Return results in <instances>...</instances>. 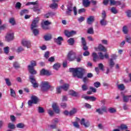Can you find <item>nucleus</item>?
I'll use <instances>...</instances> for the list:
<instances>
[{
  "instance_id": "nucleus-7",
  "label": "nucleus",
  "mask_w": 131,
  "mask_h": 131,
  "mask_svg": "<svg viewBox=\"0 0 131 131\" xmlns=\"http://www.w3.org/2000/svg\"><path fill=\"white\" fill-rule=\"evenodd\" d=\"M14 39V34L8 33L7 34L6 36H5V40L9 42Z\"/></svg>"
},
{
  "instance_id": "nucleus-8",
  "label": "nucleus",
  "mask_w": 131,
  "mask_h": 131,
  "mask_svg": "<svg viewBox=\"0 0 131 131\" xmlns=\"http://www.w3.org/2000/svg\"><path fill=\"white\" fill-rule=\"evenodd\" d=\"M52 73L50 72L48 70H47L45 69H42L40 72V75L41 76L46 75V76H50V75H51Z\"/></svg>"
},
{
  "instance_id": "nucleus-58",
  "label": "nucleus",
  "mask_w": 131,
  "mask_h": 131,
  "mask_svg": "<svg viewBox=\"0 0 131 131\" xmlns=\"http://www.w3.org/2000/svg\"><path fill=\"white\" fill-rule=\"evenodd\" d=\"M126 14L128 18H131V10H127L126 11Z\"/></svg>"
},
{
  "instance_id": "nucleus-12",
  "label": "nucleus",
  "mask_w": 131,
  "mask_h": 131,
  "mask_svg": "<svg viewBox=\"0 0 131 131\" xmlns=\"http://www.w3.org/2000/svg\"><path fill=\"white\" fill-rule=\"evenodd\" d=\"M21 45L24 46V47H26V48H27V49H29V48L31 47V44L30 42L26 40L25 39H24L21 41Z\"/></svg>"
},
{
  "instance_id": "nucleus-50",
  "label": "nucleus",
  "mask_w": 131,
  "mask_h": 131,
  "mask_svg": "<svg viewBox=\"0 0 131 131\" xmlns=\"http://www.w3.org/2000/svg\"><path fill=\"white\" fill-rule=\"evenodd\" d=\"M128 30H127V27L126 26H124L123 27V32L124 34H127Z\"/></svg>"
},
{
  "instance_id": "nucleus-49",
  "label": "nucleus",
  "mask_w": 131,
  "mask_h": 131,
  "mask_svg": "<svg viewBox=\"0 0 131 131\" xmlns=\"http://www.w3.org/2000/svg\"><path fill=\"white\" fill-rule=\"evenodd\" d=\"M72 124L76 128H79V124H78V122H77V121L73 122Z\"/></svg>"
},
{
  "instance_id": "nucleus-37",
  "label": "nucleus",
  "mask_w": 131,
  "mask_h": 131,
  "mask_svg": "<svg viewBox=\"0 0 131 131\" xmlns=\"http://www.w3.org/2000/svg\"><path fill=\"white\" fill-rule=\"evenodd\" d=\"M29 13V11L27 9H24L20 11V16H23V15H26V14H28Z\"/></svg>"
},
{
  "instance_id": "nucleus-17",
  "label": "nucleus",
  "mask_w": 131,
  "mask_h": 131,
  "mask_svg": "<svg viewBox=\"0 0 131 131\" xmlns=\"http://www.w3.org/2000/svg\"><path fill=\"white\" fill-rule=\"evenodd\" d=\"M95 49L96 50V51H98V50H99V51L102 52L107 51V49H106V48H105V47H104V46H103L102 44H99L98 47V48H95Z\"/></svg>"
},
{
  "instance_id": "nucleus-44",
  "label": "nucleus",
  "mask_w": 131,
  "mask_h": 131,
  "mask_svg": "<svg viewBox=\"0 0 131 131\" xmlns=\"http://www.w3.org/2000/svg\"><path fill=\"white\" fill-rule=\"evenodd\" d=\"M10 94L11 97H13V98H15V97H16V92H15V91L13 90V89H10Z\"/></svg>"
},
{
  "instance_id": "nucleus-63",
  "label": "nucleus",
  "mask_w": 131,
  "mask_h": 131,
  "mask_svg": "<svg viewBox=\"0 0 131 131\" xmlns=\"http://www.w3.org/2000/svg\"><path fill=\"white\" fill-rule=\"evenodd\" d=\"M62 89V88H61V86L57 87L56 88V92H57V94H61V89Z\"/></svg>"
},
{
  "instance_id": "nucleus-21",
  "label": "nucleus",
  "mask_w": 131,
  "mask_h": 131,
  "mask_svg": "<svg viewBox=\"0 0 131 131\" xmlns=\"http://www.w3.org/2000/svg\"><path fill=\"white\" fill-rule=\"evenodd\" d=\"M69 94L70 96H72V97H77L78 96V93L73 90L70 91Z\"/></svg>"
},
{
  "instance_id": "nucleus-29",
  "label": "nucleus",
  "mask_w": 131,
  "mask_h": 131,
  "mask_svg": "<svg viewBox=\"0 0 131 131\" xmlns=\"http://www.w3.org/2000/svg\"><path fill=\"white\" fill-rule=\"evenodd\" d=\"M68 42L69 43L70 46H73L74 45V42H75V40H74V38H71L68 40Z\"/></svg>"
},
{
  "instance_id": "nucleus-18",
  "label": "nucleus",
  "mask_w": 131,
  "mask_h": 131,
  "mask_svg": "<svg viewBox=\"0 0 131 131\" xmlns=\"http://www.w3.org/2000/svg\"><path fill=\"white\" fill-rule=\"evenodd\" d=\"M52 34L49 33L44 35L43 38L46 41H49V40H51L52 39Z\"/></svg>"
},
{
  "instance_id": "nucleus-10",
  "label": "nucleus",
  "mask_w": 131,
  "mask_h": 131,
  "mask_svg": "<svg viewBox=\"0 0 131 131\" xmlns=\"http://www.w3.org/2000/svg\"><path fill=\"white\" fill-rule=\"evenodd\" d=\"M64 34L66 36H67V37H71V36H73V35H75V34H76V32L75 31H71L69 32L66 30L64 31Z\"/></svg>"
},
{
  "instance_id": "nucleus-4",
  "label": "nucleus",
  "mask_w": 131,
  "mask_h": 131,
  "mask_svg": "<svg viewBox=\"0 0 131 131\" xmlns=\"http://www.w3.org/2000/svg\"><path fill=\"white\" fill-rule=\"evenodd\" d=\"M30 99L31 100L28 101V106H30V107L32 106V104H37L39 102V98L35 95H32Z\"/></svg>"
},
{
  "instance_id": "nucleus-42",
  "label": "nucleus",
  "mask_w": 131,
  "mask_h": 131,
  "mask_svg": "<svg viewBox=\"0 0 131 131\" xmlns=\"http://www.w3.org/2000/svg\"><path fill=\"white\" fill-rule=\"evenodd\" d=\"M33 31V34L35 35V36H36V35H38L39 34V31H38V30L36 29H33V30H31Z\"/></svg>"
},
{
  "instance_id": "nucleus-26",
  "label": "nucleus",
  "mask_w": 131,
  "mask_h": 131,
  "mask_svg": "<svg viewBox=\"0 0 131 131\" xmlns=\"http://www.w3.org/2000/svg\"><path fill=\"white\" fill-rule=\"evenodd\" d=\"M61 89L63 90V91H67L69 89V84H64L63 85L60 86Z\"/></svg>"
},
{
  "instance_id": "nucleus-59",
  "label": "nucleus",
  "mask_w": 131,
  "mask_h": 131,
  "mask_svg": "<svg viewBox=\"0 0 131 131\" xmlns=\"http://www.w3.org/2000/svg\"><path fill=\"white\" fill-rule=\"evenodd\" d=\"M81 59H82V56L79 55L78 57H76V60L77 62H79L81 61Z\"/></svg>"
},
{
  "instance_id": "nucleus-31",
  "label": "nucleus",
  "mask_w": 131,
  "mask_h": 131,
  "mask_svg": "<svg viewBox=\"0 0 131 131\" xmlns=\"http://www.w3.org/2000/svg\"><path fill=\"white\" fill-rule=\"evenodd\" d=\"M8 127L10 129H15V128H16V126H15V124L12 123H8Z\"/></svg>"
},
{
  "instance_id": "nucleus-11",
  "label": "nucleus",
  "mask_w": 131,
  "mask_h": 131,
  "mask_svg": "<svg viewBox=\"0 0 131 131\" xmlns=\"http://www.w3.org/2000/svg\"><path fill=\"white\" fill-rule=\"evenodd\" d=\"M38 19L34 18L31 25V29L33 30L34 28H36L37 27V23H38Z\"/></svg>"
},
{
  "instance_id": "nucleus-22",
  "label": "nucleus",
  "mask_w": 131,
  "mask_h": 131,
  "mask_svg": "<svg viewBox=\"0 0 131 131\" xmlns=\"http://www.w3.org/2000/svg\"><path fill=\"white\" fill-rule=\"evenodd\" d=\"M91 4V2L89 0H83V6L85 7V8H88L89 6H90Z\"/></svg>"
},
{
  "instance_id": "nucleus-51",
  "label": "nucleus",
  "mask_w": 131,
  "mask_h": 131,
  "mask_svg": "<svg viewBox=\"0 0 131 131\" xmlns=\"http://www.w3.org/2000/svg\"><path fill=\"white\" fill-rule=\"evenodd\" d=\"M4 51L5 54H6V55H8V54H9V47H6L4 48Z\"/></svg>"
},
{
  "instance_id": "nucleus-27",
  "label": "nucleus",
  "mask_w": 131,
  "mask_h": 131,
  "mask_svg": "<svg viewBox=\"0 0 131 131\" xmlns=\"http://www.w3.org/2000/svg\"><path fill=\"white\" fill-rule=\"evenodd\" d=\"M53 69H55V70H59V68L61 67V64L57 62L53 65Z\"/></svg>"
},
{
  "instance_id": "nucleus-55",
  "label": "nucleus",
  "mask_w": 131,
  "mask_h": 131,
  "mask_svg": "<svg viewBox=\"0 0 131 131\" xmlns=\"http://www.w3.org/2000/svg\"><path fill=\"white\" fill-rule=\"evenodd\" d=\"M72 12V10L71 9H67V11H66V14L68 16H71V13Z\"/></svg>"
},
{
  "instance_id": "nucleus-16",
  "label": "nucleus",
  "mask_w": 131,
  "mask_h": 131,
  "mask_svg": "<svg viewBox=\"0 0 131 131\" xmlns=\"http://www.w3.org/2000/svg\"><path fill=\"white\" fill-rule=\"evenodd\" d=\"M64 39L62 36H59L57 38H54V42H56L59 46H61L62 45V42L61 41H63Z\"/></svg>"
},
{
  "instance_id": "nucleus-9",
  "label": "nucleus",
  "mask_w": 131,
  "mask_h": 131,
  "mask_svg": "<svg viewBox=\"0 0 131 131\" xmlns=\"http://www.w3.org/2000/svg\"><path fill=\"white\" fill-rule=\"evenodd\" d=\"M52 107L53 109V111L56 113V114H59L60 113V108H59V106H58V104L56 102H54L52 104Z\"/></svg>"
},
{
  "instance_id": "nucleus-32",
  "label": "nucleus",
  "mask_w": 131,
  "mask_h": 131,
  "mask_svg": "<svg viewBox=\"0 0 131 131\" xmlns=\"http://www.w3.org/2000/svg\"><path fill=\"white\" fill-rule=\"evenodd\" d=\"M50 8H51V9H57V8H58V4L57 3H53L51 4L50 6H49Z\"/></svg>"
},
{
  "instance_id": "nucleus-35",
  "label": "nucleus",
  "mask_w": 131,
  "mask_h": 131,
  "mask_svg": "<svg viewBox=\"0 0 131 131\" xmlns=\"http://www.w3.org/2000/svg\"><path fill=\"white\" fill-rule=\"evenodd\" d=\"M120 128L121 129V130H124L125 129H127L128 127L126 124H121L120 126Z\"/></svg>"
},
{
  "instance_id": "nucleus-25",
  "label": "nucleus",
  "mask_w": 131,
  "mask_h": 131,
  "mask_svg": "<svg viewBox=\"0 0 131 131\" xmlns=\"http://www.w3.org/2000/svg\"><path fill=\"white\" fill-rule=\"evenodd\" d=\"M77 113V109L76 108H73L72 110L70 111V116H72Z\"/></svg>"
},
{
  "instance_id": "nucleus-19",
  "label": "nucleus",
  "mask_w": 131,
  "mask_h": 131,
  "mask_svg": "<svg viewBox=\"0 0 131 131\" xmlns=\"http://www.w3.org/2000/svg\"><path fill=\"white\" fill-rule=\"evenodd\" d=\"M84 99H85V100H90V101H92V102L97 100V98L94 96H85Z\"/></svg>"
},
{
  "instance_id": "nucleus-45",
  "label": "nucleus",
  "mask_w": 131,
  "mask_h": 131,
  "mask_svg": "<svg viewBox=\"0 0 131 131\" xmlns=\"http://www.w3.org/2000/svg\"><path fill=\"white\" fill-rule=\"evenodd\" d=\"M88 89H89V87H88V84L86 83L82 85V90L84 92L87 91Z\"/></svg>"
},
{
  "instance_id": "nucleus-40",
  "label": "nucleus",
  "mask_w": 131,
  "mask_h": 131,
  "mask_svg": "<svg viewBox=\"0 0 131 131\" xmlns=\"http://www.w3.org/2000/svg\"><path fill=\"white\" fill-rule=\"evenodd\" d=\"M25 50V49H24V48H23L22 46H20L18 47L17 49H16V52L21 53V52H24Z\"/></svg>"
},
{
  "instance_id": "nucleus-30",
  "label": "nucleus",
  "mask_w": 131,
  "mask_h": 131,
  "mask_svg": "<svg viewBox=\"0 0 131 131\" xmlns=\"http://www.w3.org/2000/svg\"><path fill=\"white\" fill-rule=\"evenodd\" d=\"M117 86L118 90H120V91H124L125 90V86H124V84H118Z\"/></svg>"
},
{
  "instance_id": "nucleus-57",
  "label": "nucleus",
  "mask_w": 131,
  "mask_h": 131,
  "mask_svg": "<svg viewBox=\"0 0 131 131\" xmlns=\"http://www.w3.org/2000/svg\"><path fill=\"white\" fill-rule=\"evenodd\" d=\"M96 112H97V113H98V114H99L100 115H103V111H102V110H101V108H98L96 110Z\"/></svg>"
},
{
  "instance_id": "nucleus-64",
  "label": "nucleus",
  "mask_w": 131,
  "mask_h": 131,
  "mask_svg": "<svg viewBox=\"0 0 131 131\" xmlns=\"http://www.w3.org/2000/svg\"><path fill=\"white\" fill-rule=\"evenodd\" d=\"M48 113L50 115V116H53V115H54V111L51 110H49L48 111Z\"/></svg>"
},
{
  "instance_id": "nucleus-62",
  "label": "nucleus",
  "mask_w": 131,
  "mask_h": 131,
  "mask_svg": "<svg viewBox=\"0 0 131 131\" xmlns=\"http://www.w3.org/2000/svg\"><path fill=\"white\" fill-rule=\"evenodd\" d=\"M106 11L103 10L102 13V19H106Z\"/></svg>"
},
{
  "instance_id": "nucleus-24",
  "label": "nucleus",
  "mask_w": 131,
  "mask_h": 131,
  "mask_svg": "<svg viewBox=\"0 0 131 131\" xmlns=\"http://www.w3.org/2000/svg\"><path fill=\"white\" fill-rule=\"evenodd\" d=\"M95 19L94 16H90L87 19V23L90 25L92 24V22H94Z\"/></svg>"
},
{
  "instance_id": "nucleus-61",
  "label": "nucleus",
  "mask_w": 131,
  "mask_h": 131,
  "mask_svg": "<svg viewBox=\"0 0 131 131\" xmlns=\"http://www.w3.org/2000/svg\"><path fill=\"white\" fill-rule=\"evenodd\" d=\"M84 19V17L80 16L79 18H78V21H79L80 23H81V22H83V20Z\"/></svg>"
},
{
  "instance_id": "nucleus-43",
  "label": "nucleus",
  "mask_w": 131,
  "mask_h": 131,
  "mask_svg": "<svg viewBox=\"0 0 131 131\" xmlns=\"http://www.w3.org/2000/svg\"><path fill=\"white\" fill-rule=\"evenodd\" d=\"M6 84L8 85V86H11L12 85V83H11V81L10 80V79L9 78H6L5 79Z\"/></svg>"
},
{
  "instance_id": "nucleus-3",
  "label": "nucleus",
  "mask_w": 131,
  "mask_h": 131,
  "mask_svg": "<svg viewBox=\"0 0 131 131\" xmlns=\"http://www.w3.org/2000/svg\"><path fill=\"white\" fill-rule=\"evenodd\" d=\"M67 58L69 62H73L76 60V53L73 50L70 51L68 52Z\"/></svg>"
},
{
  "instance_id": "nucleus-54",
  "label": "nucleus",
  "mask_w": 131,
  "mask_h": 131,
  "mask_svg": "<svg viewBox=\"0 0 131 131\" xmlns=\"http://www.w3.org/2000/svg\"><path fill=\"white\" fill-rule=\"evenodd\" d=\"M38 111L39 113H43L45 112V110L43 109V107L39 106Z\"/></svg>"
},
{
  "instance_id": "nucleus-20",
  "label": "nucleus",
  "mask_w": 131,
  "mask_h": 131,
  "mask_svg": "<svg viewBox=\"0 0 131 131\" xmlns=\"http://www.w3.org/2000/svg\"><path fill=\"white\" fill-rule=\"evenodd\" d=\"M100 23L101 26H106L108 24V21L106 20V18H103L100 20Z\"/></svg>"
},
{
  "instance_id": "nucleus-41",
  "label": "nucleus",
  "mask_w": 131,
  "mask_h": 131,
  "mask_svg": "<svg viewBox=\"0 0 131 131\" xmlns=\"http://www.w3.org/2000/svg\"><path fill=\"white\" fill-rule=\"evenodd\" d=\"M111 12L113 13V14H117L118 11L116 10V8L115 7H113L111 9Z\"/></svg>"
},
{
  "instance_id": "nucleus-52",
  "label": "nucleus",
  "mask_w": 131,
  "mask_h": 131,
  "mask_svg": "<svg viewBox=\"0 0 131 131\" xmlns=\"http://www.w3.org/2000/svg\"><path fill=\"white\" fill-rule=\"evenodd\" d=\"M94 86L96 88H100L101 86V83L100 82H95L94 83Z\"/></svg>"
},
{
  "instance_id": "nucleus-60",
  "label": "nucleus",
  "mask_w": 131,
  "mask_h": 131,
  "mask_svg": "<svg viewBox=\"0 0 131 131\" xmlns=\"http://www.w3.org/2000/svg\"><path fill=\"white\" fill-rule=\"evenodd\" d=\"M85 12V9L82 8L78 10V14H81L82 13H84Z\"/></svg>"
},
{
  "instance_id": "nucleus-15",
  "label": "nucleus",
  "mask_w": 131,
  "mask_h": 131,
  "mask_svg": "<svg viewBox=\"0 0 131 131\" xmlns=\"http://www.w3.org/2000/svg\"><path fill=\"white\" fill-rule=\"evenodd\" d=\"M98 56L100 60H104V58H105L106 59H109V55H108V54L107 53L104 55L103 54V53L99 52Z\"/></svg>"
},
{
  "instance_id": "nucleus-5",
  "label": "nucleus",
  "mask_w": 131,
  "mask_h": 131,
  "mask_svg": "<svg viewBox=\"0 0 131 131\" xmlns=\"http://www.w3.org/2000/svg\"><path fill=\"white\" fill-rule=\"evenodd\" d=\"M50 88H51V85L49 84V82L44 81L41 82V92H48Z\"/></svg>"
},
{
  "instance_id": "nucleus-36",
  "label": "nucleus",
  "mask_w": 131,
  "mask_h": 131,
  "mask_svg": "<svg viewBox=\"0 0 131 131\" xmlns=\"http://www.w3.org/2000/svg\"><path fill=\"white\" fill-rule=\"evenodd\" d=\"M16 127L17 128H24L25 125L23 123H19L16 124Z\"/></svg>"
},
{
  "instance_id": "nucleus-34",
  "label": "nucleus",
  "mask_w": 131,
  "mask_h": 131,
  "mask_svg": "<svg viewBox=\"0 0 131 131\" xmlns=\"http://www.w3.org/2000/svg\"><path fill=\"white\" fill-rule=\"evenodd\" d=\"M13 65V67L15 68V69H18V68H20V64H19L17 61L14 62Z\"/></svg>"
},
{
  "instance_id": "nucleus-33",
  "label": "nucleus",
  "mask_w": 131,
  "mask_h": 131,
  "mask_svg": "<svg viewBox=\"0 0 131 131\" xmlns=\"http://www.w3.org/2000/svg\"><path fill=\"white\" fill-rule=\"evenodd\" d=\"M92 57L93 58L94 62H97V59H98V54L95 52L92 53Z\"/></svg>"
},
{
  "instance_id": "nucleus-23",
  "label": "nucleus",
  "mask_w": 131,
  "mask_h": 131,
  "mask_svg": "<svg viewBox=\"0 0 131 131\" xmlns=\"http://www.w3.org/2000/svg\"><path fill=\"white\" fill-rule=\"evenodd\" d=\"M30 64H31L28 66V68H30V67H33V68H34V67H35V66H37V64L36 63V61H35V60H31L30 61Z\"/></svg>"
},
{
  "instance_id": "nucleus-14",
  "label": "nucleus",
  "mask_w": 131,
  "mask_h": 131,
  "mask_svg": "<svg viewBox=\"0 0 131 131\" xmlns=\"http://www.w3.org/2000/svg\"><path fill=\"white\" fill-rule=\"evenodd\" d=\"M28 69L31 75H36V74H37V71L34 69V68L30 67V68H28Z\"/></svg>"
},
{
  "instance_id": "nucleus-46",
  "label": "nucleus",
  "mask_w": 131,
  "mask_h": 131,
  "mask_svg": "<svg viewBox=\"0 0 131 131\" xmlns=\"http://www.w3.org/2000/svg\"><path fill=\"white\" fill-rule=\"evenodd\" d=\"M108 112L111 114L115 113L116 112V110L113 107H110L108 108Z\"/></svg>"
},
{
  "instance_id": "nucleus-39",
  "label": "nucleus",
  "mask_w": 131,
  "mask_h": 131,
  "mask_svg": "<svg viewBox=\"0 0 131 131\" xmlns=\"http://www.w3.org/2000/svg\"><path fill=\"white\" fill-rule=\"evenodd\" d=\"M87 33L88 34H94V28L93 27L89 28L87 31Z\"/></svg>"
},
{
  "instance_id": "nucleus-53",
  "label": "nucleus",
  "mask_w": 131,
  "mask_h": 131,
  "mask_svg": "<svg viewBox=\"0 0 131 131\" xmlns=\"http://www.w3.org/2000/svg\"><path fill=\"white\" fill-rule=\"evenodd\" d=\"M98 67L100 69V70H101V71H104V65L103 63H100L98 64Z\"/></svg>"
},
{
  "instance_id": "nucleus-47",
  "label": "nucleus",
  "mask_w": 131,
  "mask_h": 131,
  "mask_svg": "<svg viewBox=\"0 0 131 131\" xmlns=\"http://www.w3.org/2000/svg\"><path fill=\"white\" fill-rule=\"evenodd\" d=\"M114 65H115V63H114V61H113V60L112 59H110V66L111 68H113V67H114Z\"/></svg>"
},
{
  "instance_id": "nucleus-13",
  "label": "nucleus",
  "mask_w": 131,
  "mask_h": 131,
  "mask_svg": "<svg viewBox=\"0 0 131 131\" xmlns=\"http://www.w3.org/2000/svg\"><path fill=\"white\" fill-rule=\"evenodd\" d=\"M28 69L31 75H36V74H37V71L34 69V68L30 67V68H28Z\"/></svg>"
},
{
  "instance_id": "nucleus-2",
  "label": "nucleus",
  "mask_w": 131,
  "mask_h": 131,
  "mask_svg": "<svg viewBox=\"0 0 131 131\" xmlns=\"http://www.w3.org/2000/svg\"><path fill=\"white\" fill-rule=\"evenodd\" d=\"M81 42L82 43V46H83V50L84 51H85L83 53V56H84L85 57H88V56H90V52L88 51V50H89V47H88V46H86V41L85 40V38H84V37H81Z\"/></svg>"
},
{
  "instance_id": "nucleus-28",
  "label": "nucleus",
  "mask_w": 131,
  "mask_h": 131,
  "mask_svg": "<svg viewBox=\"0 0 131 131\" xmlns=\"http://www.w3.org/2000/svg\"><path fill=\"white\" fill-rule=\"evenodd\" d=\"M131 97V95L129 96H125L124 95H123V101L125 103H127L128 102V98Z\"/></svg>"
},
{
  "instance_id": "nucleus-56",
  "label": "nucleus",
  "mask_w": 131,
  "mask_h": 131,
  "mask_svg": "<svg viewBox=\"0 0 131 131\" xmlns=\"http://www.w3.org/2000/svg\"><path fill=\"white\" fill-rule=\"evenodd\" d=\"M33 11L34 12H39V11H40V10L38 9V5L34 6Z\"/></svg>"
},
{
  "instance_id": "nucleus-48",
  "label": "nucleus",
  "mask_w": 131,
  "mask_h": 131,
  "mask_svg": "<svg viewBox=\"0 0 131 131\" xmlns=\"http://www.w3.org/2000/svg\"><path fill=\"white\" fill-rule=\"evenodd\" d=\"M9 23L12 25H15V24H16V21H15V19L14 18H11L9 19Z\"/></svg>"
},
{
  "instance_id": "nucleus-1",
  "label": "nucleus",
  "mask_w": 131,
  "mask_h": 131,
  "mask_svg": "<svg viewBox=\"0 0 131 131\" xmlns=\"http://www.w3.org/2000/svg\"><path fill=\"white\" fill-rule=\"evenodd\" d=\"M69 72L72 73L73 77L83 78L85 70L82 68H70Z\"/></svg>"
},
{
  "instance_id": "nucleus-6",
  "label": "nucleus",
  "mask_w": 131,
  "mask_h": 131,
  "mask_svg": "<svg viewBox=\"0 0 131 131\" xmlns=\"http://www.w3.org/2000/svg\"><path fill=\"white\" fill-rule=\"evenodd\" d=\"M29 78L30 80V82L32 84L33 88H34L35 89L38 88V83L36 82V80H35V78H34V76L30 75Z\"/></svg>"
},
{
  "instance_id": "nucleus-38",
  "label": "nucleus",
  "mask_w": 131,
  "mask_h": 131,
  "mask_svg": "<svg viewBox=\"0 0 131 131\" xmlns=\"http://www.w3.org/2000/svg\"><path fill=\"white\" fill-rule=\"evenodd\" d=\"M41 27L42 29H44L45 30H50V29H51V27H50V26L42 24H41Z\"/></svg>"
}]
</instances>
